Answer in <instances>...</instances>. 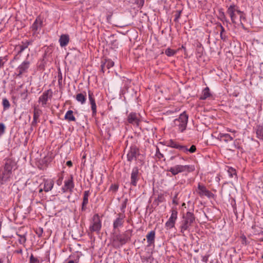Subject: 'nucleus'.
<instances>
[{
  "instance_id": "1",
  "label": "nucleus",
  "mask_w": 263,
  "mask_h": 263,
  "mask_svg": "<svg viewBox=\"0 0 263 263\" xmlns=\"http://www.w3.org/2000/svg\"><path fill=\"white\" fill-rule=\"evenodd\" d=\"M132 235V230H128L122 234H117L112 238L113 245L116 248H120L129 241Z\"/></svg>"
},
{
  "instance_id": "2",
  "label": "nucleus",
  "mask_w": 263,
  "mask_h": 263,
  "mask_svg": "<svg viewBox=\"0 0 263 263\" xmlns=\"http://www.w3.org/2000/svg\"><path fill=\"white\" fill-rule=\"evenodd\" d=\"M183 220L182 221L180 226V232L184 234L185 231L189 230V228L195 221V216L194 214L191 212H187L183 216ZM184 235V234H183Z\"/></svg>"
},
{
  "instance_id": "3",
  "label": "nucleus",
  "mask_w": 263,
  "mask_h": 263,
  "mask_svg": "<svg viewBox=\"0 0 263 263\" xmlns=\"http://www.w3.org/2000/svg\"><path fill=\"white\" fill-rule=\"evenodd\" d=\"M187 121L188 116L185 112H183L180 114L178 118L174 120V124L178 127V130L182 133L186 129Z\"/></svg>"
},
{
  "instance_id": "4",
  "label": "nucleus",
  "mask_w": 263,
  "mask_h": 263,
  "mask_svg": "<svg viewBox=\"0 0 263 263\" xmlns=\"http://www.w3.org/2000/svg\"><path fill=\"white\" fill-rule=\"evenodd\" d=\"M195 170V167L194 165H176L173 167H171L168 171L171 172L172 175H176L177 174L187 172H192Z\"/></svg>"
},
{
  "instance_id": "5",
  "label": "nucleus",
  "mask_w": 263,
  "mask_h": 263,
  "mask_svg": "<svg viewBox=\"0 0 263 263\" xmlns=\"http://www.w3.org/2000/svg\"><path fill=\"white\" fill-rule=\"evenodd\" d=\"M101 221L98 214H96L92 217V224L89 227L91 232H99L101 228Z\"/></svg>"
},
{
  "instance_id": "6",
  "label": "nucleus",
  "mask_w": 263,
  "mask_h": 263,
  "mask_svg": "<svg viewBox=\"0 0 263 263\" xmlns=\"http://www.w3.org/2000/svg\"><path fill=\"white\" fill-rule=\"evenodd\" d=\"M139 155V150L135 145H132L127 154V159L129 162L136 160L137 156Z\"/></svg>"
},
{
  "instance_id": "7",
  "label": "nucleus",
  "mask_w": 263,
  "mask_h": 263,
  "mask_svg": "<svg viewBox=\"0 0 263 263\" xmlns=\"http://www.w3.org/2000/svg\"><path fill=\"white\" fill-rule=\"evenodd\" d=\"M74 187L73 177L72 175H70L69 178L64 181V185L62 187V191L63 193H66L67 192L71 193L73 191Z\"/></svg>"
},
{
  "instance_id": "8",
  "label": "nucleus",
  "mask_w": 263,
  "mask_h": 263,
  "mask_svg": "<svg viewBox=\"0 0 263 263\" xmlns=\"http://www.w3.org/2000/svg\"><path fill=\"white\" fill-rule=\"evenodd\" d=\"M171 212V215L165 224L167 229H171L175 227L177 218L178 212L177 210L176 209H172Z\"/></svg>"
},
{
  "instance_id": "9",
  "label": "nucleus",
  "mask_w": 263,
  "mask_h": 263,
  "mask_svg": "<svg viewBox=\"0 0 263 263\" xmlns=\"http://www.w3.org/2000/svg\"><path fill=\"white\" fill-rule=\"evenodd\" d=\"M197 192L200 197L206 196L209 198L214 197V194L208 190L204 185L200 183H198Z\"/></svg>"
},
{
  "instance_id": "10",
  "label": "nucleus",
  "mask_w": 263,
  "mask_h": 263,
  "mask_svg": "<svg viewBox=\"0 0 263 263\" xmlns=\"http://www.w3.org/2000/svg\"><path fill=\"white\" fill-rule=\"evenodd\" d=\"M125 216L123 213H119L117 214V218L113 222V228L114 230H118L123 226L124 218Z\"/></svg>"
},
{
  "instance_id": "11",
  "label": "nucleus",
  "mask_w": 263,
  "mask_h": 263,
  "mask_svg": "<svg viewBox=\"0 0 263 263\" xmlns=\"http://www.w3.org/2000/svg\"><path fill=\"white\" fill-rule=\"evenodd\" d=\"M30 66V62L28 61H24L16 69V72L15 74L16 76L21 78L24 73L27 72V70Z\"/></svg>"
},
{
  "instance_id": "12",
  "label": "nucleus",
  "mask_w": 263,
  "mask_h": 263,
  "mask_svg": "<svg viewBox=\"0 0 263 263\" xmlns=\"http://www.w3.org/2000/svg\"><path fill=\"white\" fill-rule=\"evenodd\" d=\"M31 41H26L25 42H22L21 44H20L16 46L15 49L17 50V54L14 57L13 60H18L19 59L18 55L26 49L28 48L29 45L31 44Z\"/></svg>"
},
{
  "instance_id": "13",
  "label": "nucleus",
  "mask_w": 263,
  "mask_h": 263,
  "mask_svg": "<svg viewBox=\"0 0 263 263\" xmlns=\"http://www.w3.org/2000/svg\"><path fill=\"white\" fill-rule=\"evenodd\" d=\"M139 180V172L138 167H134L131 173L130 184L134 186H136L137 182Z\"/></svg>"
},
{
  "instance_id": "14",
  "label": "nucleus",
  "mask_w": 263,
  "mask_h": 263,
  "mask_svg": "<svg viewBox=\"0 0 263 263\" xmlns=\"http://www.w3.org/2000/svg\"><path fill=\"white\" fill-rule=\"evenodd\" d=\"M88 98L91 105V108L92 110V116L95 117L97 114V106L95 102V99L94 97L93 93L90 90L88 92Z\"/></svg>"
},
{
  "instance_id": "15",
  "label": "nucleus",
  "mask_w": 263,
  "mask_h": 263,
  "mask_svg": "<svg viewBox=\"0 0 263 263\" xmlns=\"http://www.w3.org/2000/svg\"><path fill=\"white\" fill-rule=\"evenodd\" d=\"M42 113V111L40 109L35 106L34 107L33 121L31 123L32 126H36L37 123L39 122V117Z\"/></svg>"
},
{
  "instance_id": "16",
  "label": "nucleus",
  "mask_w": 263,
  "mask_h": 263,
  "mask_svg": "<svg viewBox=\"0 0 263 263\" xmlns=\"http://www.w3.org/2000/svg\"><path fill=\"white\" fill-rule=\"evenodd\" d=\"M4 170L12 173V168L16 165V162L11 159H6L5 160Z\"/></svg>"
},
{
  "instance_id": "17",
  "label": "nucleus",
  "mask_w": 263,
  "mask_h": 263,
  "mask_svg": "<svg viewBox=\"0 0 263 263\" xmlns=\"http://www.w3.org/2000/svg\"><path fill=\"white\" fill-rule=\"evenodd\" d=\"M12 173L3 170L2 173L0 174V183L4 184L10 180Z\"/></svg>"
},
{
  "instance_id": "18",
  "label": "nucleus",
  "mask_w": 263,
  "mask_h": 263,
  "mask_svg": "<svg viewBox=\"0 0 263 263\" xmlns=\"http://www.w3.org/2000/svg\"><path fill=\"white\" fill-rule=\"evenodd\" d=\"M49 93L50 94V97H51L52 92L50 89L44 91L39 98V102H41L43 106L47 104Z\"/></svg>"
},
{
  "instance_id": "19",
  "label": "nucleus",
  "mask_w": 263,
  "mask_h": 263,
  "mask_svg": "<svg viewBox=\"0 0 263 263\" xmlns=\"http://www.w3.org/2000/svg\"><path fill=\"white\" fill-rule=\"evenodd\" d=\"M90 194L89 191H85L84 192L83 202L82 203L81 210L85 211L86 209V205L88 203V197Z\"/></svg>"
},
{
  "instance_id": "20",
  "label": "nucleus",
  "mask_w": 263,
  "mask_h": 263,
  "mask_svg": "<svg viewBox=\"0 0 263 263\" xmlns=\"http://www.w3.org/2000/svg\"><path fill=\"white\" fill-rule=\"evenodd\" d=\"M168 145L171 147L179 149L181 151H186V146L184 145H180L179 143L170 140L168 142Z\"/></svg>"
},
{
  "instance_id": "21",
  "label": "nucleus",
  "mask_w": 263,
  "mask_h": 263,
  "mask_svg": "<svg viewBox=\"0 0 263 263\" xmlns=\"http://www.w3.org/2000/svg\"><path fill=\"white\" fill-rule=\"evenodd\" d=\"M235 5H231L228 9L227 12L230 15V16L231 17V21L233 23H235V20L236 18V16L235 15Z\"/></svg>"
},
{
  "instance_id": "22",
  "label": "nucleus",
  "mask_w": 263,
  "mask_h": 263,
  "mask_svg": "<svg viewBox=\"0 0 263 263\" xmlns=\"http://www.w3.org/2000/svg\"><path fill=\"white\" fill-rule=\"evenodd\" d=\"M54 185V181L52 179L44 180V191L48 192L51 191Z\"/></svg>"
},
{
  "instance_id": "23",
  "label": "nucleus",
  "mask_w": 263,
  "mask_h": 263,
  "mask_svg": "<svg viewBox=\"0 0 263 263\" xmlns=\"http://www.w3.org/2000/svg\"><path fill=\"white\" fill-rule=\"evenodd\" d=\"M128 122L132 124H136L138 125L139 119L138 118L137 115L135 113H130L127 118Z\"/></svg>"
},
{
  "instance_id": "24",
  "label": "nucleus",
  "mask_w": 263,
  "mask_h": 263,
  "mask_svg": "<svg viewBox=\"0 0 263 263\" xmlns=\"http://www.w3.org/2000/svg\"><path fill=\"white\" fill-rule=\"evenodd\" d=\"M69 42V36L68 34H62L59 39V43L61 47L66 46Z\"/></svg>"
},
{
  "instance_id": "25",
  "label": "nucleus",
  "mask_w": 263,
  "mask_h": 263,
  "mask_svg": "<svg viewBox=\"0 0 263 263\" xmlns=\"http://www.w3.org/2000/svg\"><path fill=\"white\" fill-rule=\"evenodd\" d=\"M114 65V62L110 60H105V61L101 64V70L104 72L105 69H109Z\"/></svg>"
},
{
  "instance_id": "26",
  "label": "nucleus",
  "mask_w": 263,
  "mask_h": 263,
  "mask_svg": "<svg viewBox=\"0 0 263 263\" xmlns=\"http://www.w3.org/2000/svg\"><path fill=\"white\" fill-rule=\"evenodd\" d=\"M234 137H232L228 134H222L220 133L218 135V139L220 141H223L226 142H228L229 141L233 140Z\"/></svg>"
},
{
  "instance_id": "27",
  "label": "nucleus",
  "mask_w": 263,
  "mask_h": 263,
  "mask_svg": "<svg viewBox=\"0 0 263 263\" xmlns=\"http://www.w3.org/2000/svg\"><path fill=\"white\" fill-rule=\"evenodd\" d=\"M147 242L148 243V246H151L155 242V232L151 231L146 235Z\"/></svg>"
},
{
  "instance_id": "28",
  "label": "nucleus",
  "mask_w": 263,
  "mask_h": 263,
  "mask_svg": "<svg viewBox=\"0 0 263 263\" xmlns=\"http://www.w3.org/2000/svg\"><path fill=\"white\" fill-rule=\"evenodd\" d=\"M76 99L78 102H80L82 104H84L86 101V92L78 93L76 96Z\"/></svg>"
},
{
  "instance_id": "29",
  "label": "nucleus",
  "mask_w": 263,
  "mask_h": 263,
  "mask_svg": "<svg viewBox=\"0 0 263 263\" xmlns=\"http://www.w3.org/2000/svg\"><path fill=\"white\" fill-rule=\"evenodd\" d=\"M256 134L257 138L263 141V124L257 126Z\"/></svg>"
},
{
  "instance_id": "30",
  "label": "nucleus",
  "mask_w": 263,
  "mask_h": 263,
  "mask_svg": "<svg viewBox=\"0 0 263 263\" xmlns=\"http://www.w3.org/2000/svg\"><path fill=\"white\" fill-rule=\"evenodd\" d=\"M64 118L68 121H76V118L73 115V111L71 110H69L66 112Z\"/></svg>"
},
{
  "instance_id": "31",
  "label": "nucleus",
  "mask_w": 263,
  "mask_h": 263,
  "mask_svg": "<svg viewBox=\"0 0 263 263\" xmlns=\"http://www.w3.org/2000/svg\"><path fill=\"white\" fill-rule=\"evenodd\" d=\"M210 95L211 94L210 92V89L209 87H206L203 90L202 94L200 97V99L202 100H205L208 97H209Z\"/></svg>"
},
{
  "instance_id": "32",
  "label": "nucleus",
  "mask_w": 263,
  "mask_h": 263,
  "mask_svg": "<svg viewBox=\"0 0 263 263\" xmlns=\"http://www.w3.org/2000/svg\"><path fill=\"white\" fill-rule=\"evenodd\" d=\"M217 27H219L220 28V37L221 40H226L227 39V36L226 35V31L223 27L221 25L220 23H218L217 24Z\"/></svg>"
},
{
  "instance_id": "33",
  "label": "nucleus",
  "mask_w": 263,
  "mask_h": 263,
  "mask_svg": "<svg viewBox=\"0 0 263 263\" xmlns=\"http://www.w3.org/2000/svg\"><path fill=\"white\" fill-rule=\"evenodd\" d=\"M42 24V22L41 21H40V22H39V20L37 18L36 19L35 21L34 22L32 26V30L36 31L39 27H41Z\"/></svg>"
},
{
  "instance_id": "34",
  "label": "nucleus",
  "mask_w": 263,
  "mask_h": 263,
  "mask_svg": "<svg viewBox=\"0 0 263 263\" xmlns=\"http://www.w3.org/2000/svg\"><path fill=\"white\" fill-rule=\"evenodd\" d=\"M2 104H3L4 110H6V109H8L10 106V103H9L8 100L6 98L3 99Z\"/></svg>"
},
{
  "instance_id": "35",
  "label": "nucleus",
  "mask_w": 263,
  "mask_h": 263,
  "mask_svg": "<svg viewBox=\"0 0 263 263\" xmlns=\"http://www.w3.org/2000/svg\"><path fill=\"white\" fill-rule=\"evenodd\" d=\"M228 173L229 174V176L231 178H233L234 177H236V170L232 167L229 168L228 170Z\"/></svg>"
},
{
  "instance_id": "36",
  "label": "nucleus",
  "mask_w": 263,
  "mask_h": 263,
  "mask_svg": "<svg viewBox=\"0 0 263 263\" xmlns=\"http://www.w3.org/2000/svg\"><path fill=\"white\" fill-rule=\"evenodd\" d=\"M165 53L166 55L168 57H171L174 55L176 53V51L174 50H173L168 48L165 50Z\"/></svg>"
},
{
  "instance_id": "37",
  "label": "nucleus",
  "mask_w": 263,
  "mask_h": 263,
  "mask_svg": "<svg viewBox=\"0 0 263 263\" xmlns=\"http://www.w3.org/2000/svg\"><path fill=\"white\" fill-rule=\"evenodd\" d=\"M29 263H40V261L31 254L29 258Z\"/></svg>"
},
{
  "instance_id": "38",
  "label": "nucleus",
  "mask_w": 263,
  "mask_h": 263,
  "mask_svg": "<svg viewBox=\"0 0 263 263\" xmlns=\"http://www.w3.org/2000/svg\"><path fill=\"white\" fill-rule=\"evenodd\" d=\"M64 178L63 176V172L61 173V174L59 176V178L57 180V184L58 185L60 186L62 184L63 180Z\"/></svg>"
},
{
  "instance_id": "39",
  "label": "nucleus",
  "mask_w": 263,
  "mask_h": 263,
  "mask_svg": "<svg viewBox=\"0 0 263 263\" xmlns=\"http://www.w3.org/2000/svg\"><path fill=\"white\" fill-rule=\"evenodd\" d=\"M119 188V185L116 184H111L109 187V191L116 193Z\"/></svg>"
},
{
  "instance_id": "40",
  "label": "nucleus",
  "mask_w": 263,
  "mask_h": 263,
  "mask_svg": "<svg viewBox=\"0 0 263 263\" xmlns=\"http://www.w3.org/2000/svg\"><path fill=\"white\" fill-rule=\"evenodd\" d=\"M17 235L20 237V238L18 239V242L21 244L25 243L26 241V238L25 236L24 235H19V234H17Z\"/></svg>"
},
{
  "instance_id": "41",
  "label": "nucleus",
  "mask_w": 263,
  "mask_h": 263,
  "mask_svg": "<svg viewBox=\"0 0 263 263\" xmlns=\"http://www.w3.org/2000/svg\"><path fill=\"white\" fill-rule=\"evenodd\" d=\"M156 156L159 159L163 158L164 157L163 155L160 152L159 148L158 146H156Z\"/></svg>"
},
{
  "instance_id": "42",
  "label": "nucleus",
  "mask_w": 263,
  "mask_h": 263,
  "mask_svg": "<svg viewBox=\"0 0 263 263\" xmlns=\"http://www.w3.org/2000/svg\"><path fill=\"white\" fill-rule=\"evenodd\" d=\"M196 150V147L195 145H193L191 146V147L188 149L187 147H186V151H182L184 153H186L187 152H189L190 153H194Z\"/></svg>"
},
{
  "instance_id": "43",
  "label": "nucleus",
  "mask_w": 263,
  "mask_h": 263,
  "mask_svg": "<svg viewBox=\"0 0 263 263\" xmlns=\"http://www.w3.org/2000/svg\"><path fill=\"white\" fill-rule=\"evenodd\" d=\"M6 127L4 123H0V137L5 133Z\"/></svg>"
},
{
  "instance_id": "44",
  "label": "nucleus",
  "mask_w": 263,
  "mask_h": 263,
  "mask_svg": "<svg viewBox=\"0 0 263 263\" xmlns=\"http://www.w3.org/2000/svg\"><path fill=\"white\" fill-rule=\"evenodd\" d=\"M240 238L242 240V243L247 245L248 244V242L246 236L242 235L241 236Z\"/></svg>"
},
{
  "instance_id": "45",
  "label": "nucleus",
  "mask_w": 263,
  "mask_h": 263,
  "mask_svg": "<svg viewBox=\"0 0 263 263\" xmlns=\"http://www.w3.org/2000/svg\"><path fill=\"white\" fill-rule=\"evenodd\" d=\"M181 12V11H178L176 12V13L175 15V17L174 20L175 22L178 21V19L180 18Z\"/></svg>"
},
{
  "instance_id": "46",
  "label": "nucleus",
  "mask_w": 263,
  "mask_h": 263,
  "mask_svg": "<svg viewBox=\"0 0 263 263\" xmlns=\"http://www.w3.org/2000/svg\"><path fill=\"white\" fill-rule=\"evenodd\" d=\"M258 236L259 237V240L260 241H263V231L261 232L260 233H258Z\"/></svg>"
},
{
  "instance_id": "47",
  "label": "nucleus",
  "mask_w": 263,
  "mask_h": 263,
  "mask_svg": "<svg viewBox=\"0 0 263 263\" xmlns=\"http://www.w3.org/2000/svg\"><path fill=\"white\" fill-rule=\"evenodd\" d=\"M4 65V62L3 61V59L2 57H0V68H2Z\"/></svg>"
},
{
  "instance_id": "48",
  "label": "nucleus",
  "mask_w": 263,
  "mask_h": 263,
  "mask_svg": "<svg viewBox=\"0 0 263 263\" xmlns=\"http://www.w3.org/2000/svg\"><path fill=\"white\" fill-rule=\"evenodd\" d=\"M127 201V199H126L122 204V209H124V208H126Z\"/></svg>"
},
{
  "instance_id": "49",
  "label": "nucleus",
  "mask_w": 263,
  "mask_h": 263,
  "mask_svg": "<svg viewBox=\"0 0 263 263\" xmlns=\"http://www.w3.org/2000/svg\"><path fill=\"white\" fill-rule=\"evenodd\" d=\"M176 199H177V195H176L174 198H173V203L174 204H178V202L176 200Z\"/></svg>"
},
{
  "instance_id": "50",
  "label": "nucleus",
  "mask_w": 263,
  "mask_h": 263,
  "mask_svg": "<svg viewBox=\"0 0 263 263\" xmlns=\"http://www.w3.org/2000/svg\"><path fill=\"white\" fill-rule=\"evenodd\" d=\"M66 165L68 167H71L72 165V163L71 161H67Z\"/></svg>"
},
{
  "instance_id": "51",
  "label": "nucleus",
  "mask_w": 263,
  "mask_h": 263,
  "mask_svg": "<svg viewBox=\"0 0 263 263\" xmlns=\"http://www.w3.org/2000/svg\"><path fill=\"white\" fill-rule=\"evenodd\" d=\"M15 252V253H16L17 254H22L23 250H22V249H18V250H16Z\"/></svg>"
},
{
  "instance_id": "52",
  "label": "nucleus",
  "mask_w": 263,
  "mask_h": 263,
  "mask_svg": "<svg viewBox=\"0 0 263 263\" xmlns=\"http://www.w3.org/2000/svg\"><path fill=\"white\" fill-rule=\"evenodd\" d=\"M227 131L229 132H231V133H233L234 134L236 133V130H232L231 129L229 128H227Z\"/></svg>"
},
{
  "instance_id": "53",
  "label": "nucleus",
  "mask_w": 263,
  "mask_h": 263,
  "mask_svg": "<svg viewBox=\"0 0 263 263\" xmlns=\"http://www.w3.org/2000/svg\"><path fill=\"white\" fill-rule=\"evenodd\" d=\"M235 12H236L239 15H241V14H243V12L242 11H241L240 10H236V11Z\"/></svg>"
},
{
  "instance_id": "54",
  "label": "nucleus",
  "mask_w": 263,
  "mask_h": 263,
  "mask_svg": "<svg viewBox=\"0 0 263 263\" xmlns=\"http://www.w3.org/2000/svg\"><path fill=\"white\" fill-rule=\"evenodd\" d=\"M240 21H241V20H246V17L244 16V14L240 15Z\"/></svg>"
},
{
  "instance_id": "55",
  "label": "nucleus",
  "mask_w": 263,
  "mask_h": 263,
  "mask_svg": "<svg viewBox=\"0 0 263 263\" xmlns=\"http://www.w3.org/2000/svg\"><path fill=\"white\" fill-rule=\"evenodd\" d=\"M220 16L221 17V18L223 17V18H224V13L223 12H220Z\"/></svg>"
},
{
  "instance_id": "56",
  "label": "nucleus",
  "mask_w": 263,
  "mask_h": 263,
  "mask_svg": "<svg viewBox=\"0 0 263 263\" xmlns=\"http://www.w3.org/2000/svg\"><path fill=\"white\" fill-rule=\"evenodd\" d=\"M208 257H206V256H204V257H203L202 260H203V261H204V262H207V260H208Z\"/></svg>"
},
{
  "instance_id": "57",
  "label": "nucleus",
  "mask_w": 263,
  "mask_h": 263,
  "mask_svg": "<svg viewBox=\"0 0 263 263\" xmlns=\"http://www.w3.org/2000/svg\"><path fill=\"white\" fill-rule=\"evenodd\" d=\"M234 146L235 148H238V149H242L241 147H240L239 146H237L236 144V142H234Z\"/></svg>"
},
{
  "instance_id": "58",
  "label": "nucleus",
  "mask_w": 263,
  "mask_h": 263,
  "mask_svg": "<svg viewBox=\"0 0 263 263\" xmlns=\"http://www.w3.org/2000/svg\"><path fill=\"white\" fill-rule=\"evenodd\" d=\"M221 20L222 21H226V22H228V21L227 20V18H226L225 16H224V18H223V17L221 18Z\"/></svg>"
},
{
  "instance_id": "59",
  "label": "nucleus",
  "mask_w": 263,
  "mask_h": 263,
  "mask_svg": "<svg viewBox=\"0 0 263 263\" xmlns=\"http://www.w3.org/2000/svg\"><path fill=\"white\" fill-rule=\"evenodd\" d=\"M43 190H44V189H43L42 188H41V189L39 190V193H41V192H42Z\"/></svg>"
},
{
  "instance_id": "60",
  "label": "nucleus",
  "mask_w": 263,
  "mask_h": 263,
  "mask_svg": "<svg viewBox=\"0 0 263 263\" xmlns=\"http://www.w3.org/2000/svg\"><path fill=\"white\" fill-rule=\"evenodd\" d=\"M62 76L61 75L60 78H59V79H60V80H62Z\"/></svg>"
},
{
  "instance_id": "61",
  "label": "nucleus",
  "mask_w": 263,
  "mask_h": 263,
  "mask_svg": "<svg viewBox=\"0 0 263 263\" xmlns=\"http://www.w3.org/2000/svg\"><path fill=\"white\" fill-rule=\"evenodd\" d=\"M59 83H60V82H61V80L59 79Z\"/></svg>"
},
{
  "instance_id": "62",
  "label": "nucleus",
  "mask_w": 263,
  "mask_h": 263,
  "mask_svg": "<svg viewBox=\"0 0 263 263\" xmlns=\"http://www.w3.org/2000/svg\"><path fill=\"white\" fill-rule=\"evenodd\" d=\"M0 263H3V260L0 261Z\"/></svg>"
},
{
  "instance_id": "63",
  "label": "nucleus",
  "mask_w": 263,
  "mask_h": 263,
  "mask_svg": "<svg viewBox=\"0 0 263 263\" xmlns=\"http://www.w3.org/2000/svg\"><path fill=\"white\" fill-rule=\"evenodd\" d=\"M173 158H174V157H172L171 158V159H173Z\"/></svg>"
},
{
  "instance_id": "64",
  "label": "nucleus",
  "mask_w": 263,
  "mask_h": 263,
  "mask_svg": "<svg viewBox=\"0 0 263 263\" xmlns=\"http://www.w3.org/2000/svg\"><path fill=\"white\" fill-rule=\"evenodd\" d=\"M261 258H262V259H263V255L261 256Z\"/></svg>"
}]
</instances>
